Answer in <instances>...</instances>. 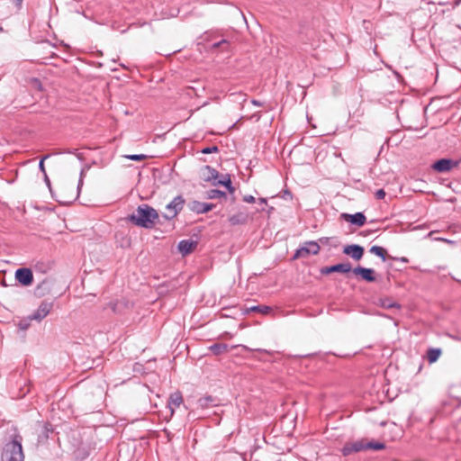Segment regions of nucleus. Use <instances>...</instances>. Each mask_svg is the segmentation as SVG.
<instances>
[{"instance_id":"20","label":"nucleus","mask_w":461,"mask_h":461,"mask_svg":"<svg viewBox=\"0 0 461 461\" xmlns=\"http://www.w3.org/2000/svg\"><path fill=\"white\" fill-rule=\"evenodd\" d=\"M209 349L215 356H220L228 351L229 346L225 343H214L209 347Z\"/></svg>"},{"instance_id":"42","label":"nucleus","mask_w":461,"mask_h":461,"mask_svg":"<svg viewBox=\"0 0 461 461\" xmlns=\"http://www.w3.org/2000/svg\"><path fill=\"white\" fill-rule=\"evenodd\" d=\"M42 285H44V282H42V284H41V285H39L37 286L36 291H38V290L41 288V286Z\"/></svg>"},{"instance_id":"27","label":"nucleus","mask_w":461,"mask_h":461,"mask_svg":"<svg viewBox=\"0 0 461 461\" xmlns=\"http://www.w3.org/2000/svg\"><path fill=\"white\" fill-rule=\"evenodd\" d=\"M126 158L133 161H141L147 158V156L144 154H132V155H126Z\"/></svg>"},{"instance_id":"22","label":"nucleus","mask_w":461,"mask_h":461,"mask_svg":"<svg viewBox=\"0 0 461 461\" xmlns=\"http://www.w3.org/2000/svg\"><path fill=\"white\" fill-rule=\"evenodd\" d=\"M442 350L440 348H432L427 352L428 361L432 364L435 363L440 357Z\"/></svg>"},{"instance_id":"11","label":"nucleus","mask_w":461,"mask_h":461,"mask_svg":"<svg viewBox=\"0 0 461 461\" xmlns=\"http://www.w3.org/2000/svg\"><path fill=\"white\" fill-rule=\"evenodd\" d=\"M366 443L362 440H357L354 442L347 443L343 446L341 449V453L343 456H349L352 453H357L362 450H366V447H365Z\"/></svg>"},{"instance_id":"13","label":"nucleus","mask_w":461,"mask_h":461,"mask_svg":"<svg viewBox=\"0 0 461 461\" xmlns=\"http://www.w3.org/2000/svg\"><path fill=\"white\" fill-rule=\"evenodd\" d=\"M341 217L345 221H348L349 223L358 226V227L363 226L366 221V218L365 214L361 212H357L353 214L342 213Z\"/></svg>"},{"instance_id":"5","label":"nucleus","mask_w":461,"mask_h":461,"mask_svg":"<svg viewBox=\"0 0 461 461\" xmlns=\"http://www.w3.org/2000/svg\"><path fill=\"white\" fill-rule=\"evenodd\" d=\"M459 162L451 158H440L436 160L432 165L431 168L438 173H447L453 168L458 166Z\"/></svg>"},{"instance_id":"30","label":"nucleus","mask_w":461,"mask_h":461,"mask_svg":"<svg viewBox=\"0 0 461 461\" xmlns=\"http://www.w3.org/2000/svg\"><path fill=\"white\" fill-rule=\"evenodd\" d=\"M49 157L50 155L44 156L39 162V169L43 173V176L47 174L44 167V160L47 159Z\"/></svg>"},{"instance_id":"40","label":"nucleus","mask_w":461,"mask_h":461,"mask_svg":"<svg viewBox=\"0 0 461 461\" xmlns=\"http://www.w3.org/2000/svg\"><path fill=\"white\" fill-rule=\"evenodd\" d=\"M456 340L461 341V336H451Z\"/></svg>"},{"instance_id":"41","label":"nucleus","mask_w":461,"mask_h":461,"mask_svg":"<svg viewBox=\"0 0 461 461\" xmlns=\"http://www.w3.org/2000/svg\"><path fill=\"white\" fill-rule=\"evenodd\" d=\"M285 195H291V193L286 190V191H285V195L284 196H285Z\"/></svg>"},{"instance_id":"28","label":"nucleus","mask_w":461,"mask_h":461,"mask_svg":"<svg viewBox=\"0 0 461 461\" xmlns=\"http://www.w3.org/2000/svg\"><path fill=\"white\" fill-rule=\"evenodd\" d=\"M201 152L203 154H211V153H217L219 152V148L218 146L216 145H212V146H209V147H205L203 148Z\"/></svg>"},{"instance_id":"29","label":"nucleus","mask_w":461,"mask_h":461,"mask_svg":"<svg viewBox=\"0 0 461 461\" xmlns=\"http://www.w3.org/2000/svg\"><path fill=\"white\" fill-rule=\"evenodd\" d=\"M30 318L28 320H22L18 323V327L22 330H26L30 327Z\"/></svg>"},{"instance_id":"37","label":"nucleus","mask_w":461,"mask_h":461,"mask_svg":"<svg viewBox=\"0 0 461 461\" xmlns=\"http://www.w3.org/2000/svg\"><path fill=\"white\" fill-rule=\"evenodd\" d=\"M44 181H45L47 186L49 187L50 191L51 192L50 180L48 177L47 174L44 175Z\"/></svg>"},{"instance_id":"26","label":"nucleus","mask_w":461,"mask_h":461,"mask_svg":"<svg viewBox=\"0 0 461 461\" xmlns=\"http://www.w3.org/2000/svg\"><path fill=\"white\" fill-rule=\"evenodd\" d=\"M381 306L385 309H392V308L400 309L401 308V305L398 303L393 302L390 298L382 299Z\"/></svg>"},{"instance_id":"7","label":"nucleus","mask_w":461,"mask_h":461,"mask_svg":"<svg viewBox=\"0 0 461 461\" xmlns=\"http://www.w3.org/2000/svg\"><path fill=\"white\" fill-rule=\"evenodd\" d=\"M15 279L23 286H29L33 282V274L30 268L21 267L15 271Z\"/></svg>"},{"instance_id":"9","label":"nucleus","mask_w":461,"mask_h":461,"mask_svg":"<svg viewBox=\"0 0 461 461\" xmlns=\"http://www.w3.org/2000/svg\"><path fill=\"white\" fill-rule=\"evenodd\" d=\"M343 253L356 261H359L364 255V247L358 244H350L343 248Z\"/></svg>"},{"instance_id":"34","label":"nucleus","mask_w":461,"mask_h":461,"mask_svg":"<svg viewBox=\"0 0 461 461\" xmlns=\"http://www.w3.org/2000/svg\"><path fill=\"white\" fill-rule=\"evenodd\" d=\"M392 260H395V261H401L402 263H408L409 262V259L405 257H401V258H397V257H392L390 256L389 257Z\"/></svg>"},{"instance_id":"36","label":"nucleus","mask_w":461,"mask_h":461,"mask_svg":"<svg viewBox=\"0 0 461 461\" xmlns=\"http://www.w3.org/2000/svg\"><path fill=\"white\" fill-rule=\"evenodd\" d=\"M251 104H252L253 105H255V106H258V107H261V106H263V103H262V102H260V101H258V100H257V99H252V100H251Z\"/></svg>"},{"instance_id":"25","label":"nucleus","mask_w":461,"mask_h":461,"mask_svg":"<svg viewBox=\"0 0 461 461\" xmlns=\"http://www.w3.org/2000/svg\"><path fill=\"white\" fill-rule=\"evenodd\" d=\"M365 447L366 449H372V450H383L385 448V444L383 442H377V441H369L366 443Z\"/></svg>"},{"instance_id":"10","label":"nucleus","mask_w":461,"mask_h":461,"mask_svg":"<svg viewBox=\"0 0 461 461\" xmlns=\"http://www.w3.org/2000/svg\"><path fill=\"white\" fill-rule=\"evenodd\" d=\"M353 273L359 276L366 282L372 283L375 281V271L373 268H367L357 266L352 269Z\"/></svg>"},{"instance_id":"23","label":"nucleus","mask_w":461,"mask_h":461,"mask_svg":"<svg viewBox=\"0 0 461 461\" xmlns=\"http://www.w3.org/2000/svg\"><path fill=\"white\" fill-rule=\"evenodd\" d=\"M370 253L379 257L383 261L386 260V250L380 246L374 245L369 249Z\"/></svg>"},{"instance_id":"8","label":"nucleus","mask_w":461,"mask_h":461,"mask_svg":"<svg viewBox=\"0 0 461 461\" xmlns=\"http://www.w3.org/2000/svg\"><path fill=\"white\" fill-rule=\"evenodd\" d=\"M352 270L351 264L349 262L346 263H339L332 266L324 267L321 269V273L322 275H329L331 273H341V274H347Z\"/></svg>"},{"instance_id":"17","label":"nucleus","mask_w":461,"mask_h":461,"mask_svg":"<svg viewBox=\"0 0 461 461\" xmlns=\"http://www.w3.org/2000/svg\"><path fill=\"white\" fill-rule=\"evenodd\" d=\"M202 171L203 175V178L206 182H215V180H217L219 177V172L211 166H204Z\"/></svg>"},{"instance_id":"3","label":"nucleus","mask_w":461,"mask_h":461,"mask_svg":"<svg viewBox=\"0 0 461 461\" xmlns=\"http://www.w3.org/2000/svg\"><path fill=\"white\" fill-rule=\"evenodd\" d=\"M185 203V200L183 195L179 194L176 196L169 203L166 205V210L167 212L163 213L162 216L166 220H172L176 218L184 208Z\"/></svg>"},{"instance_id":"12","label":"nucleus","mask_w":461,"mask_h":461,"mask_svg":"<svg viewBox=\"0 0 461 461\" xmlns=\"http://www.w3.org/2000/svg\"><path fill=\"white\" fill-rule=\"evenodd\" d=\"M189 209L197 213V214H203L210 212L215 207L214 203H203L199 201H192L189 203Z\"/></svg>"},{"instance_id":"6","label":"nucleus","mask_w":461,"mask_h":461,"mask_svg":"<svg viewBox=\"0 0 461 461\" xmlns=\"http://www.w3.org/2000/svg\"><path fill=\"white\" fill-rule=\"evenodd\" d=\"M52 307V302L42 301L38 309L34 311L33 313L30 316V320H34L37 321H42L50 312Z\"/></svg>"},{"instance_id":"18","label":"nucleus","mask_w":461,"mask_h":461,"mask_svg":"<svg viewBox=\"0 0 461 461\" xmlns=\"http://www.w3.org/2000/svg\"><path fill=\"white\" fill-rule=\"evenodd\" d=\"M212 185H222L231 194L235 190V188L232 186L230 176L229 174L223 175L221 179L215 180V182H212Z\"/></svg>"},{"instance_id":"21","label":"nucleus","mask_w":461,"mask_h":461,"mask_svg":"<svg viewBox=\"0 0 461 461\" xmlns=\"http://www.w3.org/2000/svg\"><path fill=\"white\" fill-rule=\"evenodd\" d=\"M248 216L243 212H240L234 215H231L229 218V221L231 225L244 224L247 222Z\"/></svg>"},{"instance_id":"31","label":"nucleus","mask_w":461,"mask_h":461,"mask_svg":"<svg viewBox=\"0 0 461 461\" xmlns=\"http://www.w3.org/2000/svg\"><path fill=\"white\" fill-rule=\"evenodd\" d=\"M385 197V192L384 189H379L375 193V198L378 200H382Z\"/></svg>"},{"instance_id":"43","label":"nucleus","mask_w":461,"mask_h":461,"mask_svg":"<svg viewBox=\"0 0 461 461\" xmlns=\"http://www.w3.org/2000/svg\"><path fill=\"white\" fill-rule=\"evenodd\" d=\"M257 350H258V351H264V352H266V353H269V352H268L267 350H266V349H260V348H258Z\"/></svg>"},{"instance_id":"24","label":"nucleus","mask_w":461,"mask_h":461,"mask_svg":"<svg viewBox=\"0 0 461 461\" xmlns=\"http://www.w3.org/2000/svg\"><path fill=\"white\" fill-rule=\"evenodd\" d=\"M206 198L208 199H218V198H227V194L224 191H221L218 189H211L206 193Z\"/></svg>"},{"instance_id":"4","label":"nucleus","mask_w":461,"mask_h":461,"mask_svg":"<svg viewBox=\"0 0 461 461\" xmlns=\"http://www.w3.org/2000/svg\"><path fill=\"white\" fill-rule=\"evenodd\" d=\"M321 247L316 241H307L304 245L299 248L293 258H307L309 255H317L320 252Z\"/></svg>"},{"instance_id":"16","label":"nucleus","mask_w":461,"mask_h":461,"mask_svg":"<svg viewBox=\"0 0 461 461\" xmlns=\"http://www.w3.org/2000/svg\"><path fill=\"white\" fill-rule=\"evenodd\" d=\"M197 245L196 241L190 240H182L178 243V250L182 255H187L189 254Z\"/></svg>"},{"instance_id":"33","label":"nucleus","mask_w":461,"mask_h":461,"mask_svg":"<svg viewBox=\"0 0 461 461\" xmlns=\"http://www.w3.org/2000/svg\"><path fill=\"white\" fill-rule=\"evenodd\" d=\"M243 201L249 203H252L256 201L255 197L251 194H246L243 196Z\"/></svg>"},{"instance_id":"15","label":"nucleus","mask_w":461,"mask_h":461,"mask_svg":"<svg viewBox=\"0 0 461 461\" xmlns=\"http://www.w3.org/2000/svg\"><path fill=\"white\" fill-rule=\"evenodd\" d=\"M218 404L219 399L212 395L201 397L196 402L197 408L202 410L210 409L212 407L217 406Z\"/></svg>"},{"instance_id":"32","label":"nucleus","mask_w":461,"mask_h":461,"mask_svg":"<svg viewBox=\"0 0 461 461\" xmlns=\"http://www.w3.org/2000/svg\"><path fill=\"white\" fill-rule=\"evenodd\" d=\"M84 174H85V170L82 169L81 172H80V178H79V181H78V185H77V194H79V191H80V188L83 185V177H84Z\"/></svg>"},{"instance_id":"14","label":"nucleus","mask_w":461,"mask_h":461,"mask_svg":"<svg viewBox=\"0 0 461 461\" xmlns=\"http://www.w3.org/2000/svg\"><path fill=\"white\" fill-rule=\"evenodd\" d=\"M183 403V396L179 391L172 393L167 400V407L170 409V416L172 417L176 408Z\"/></svg>"},{"instance_id":"19","label":"nucleus","mask_w":461,"mask_h":461,"mask_svg":"<svg viewBox=\"0 0 461 461\" xmlns=\"http://www.w3.org/2000/svg\"><path fill=\"white\" fill-rule=\"evenodd\" d=\"M251 312H259L263 315H267L271 312V307L267 305H254L249 308H246L243 313L248 314Z\"/></svg>"},{"instance_id":"2","label":"nucleus","mask_w":461,"mask_h":461,"mask_svg":"<svg viewBox=\"0 0 461 461\" xmlns=\"http://www.w3.org/2000/svg\"><path fill=\"white\" fill-rule=\"evenodd\" d=\"M22 437L14 435L13 439L5 443L1 453V461H24Z\"/></svg>"},{"instance_id":"39","label":"nucleus","mask_w":461,"mask_h":461,"mask_svg":"<svg viewBox=\"0 0 461 461\" xmlns=\"http://www.w3.org/2000/svg\"><path fill=\"white\" fill-rule=\"evenodd\" d=\"M258 203H259L260 204H267V200L266 198H259V199H258Z\"/></svg>"},{"instance_id":"35","label":"nucleus","mask_w":461,"mask_h":461,"mask_svg":"<svg viewBox=\"0 0 461 461\" xmlns=\"http://www.w3.org/2000/svg\"><path fill=\"white\" fill-rule=\"evenodd\" d=\"M222 45H229V42L226 40H221L218 42L212 44V48H219Z\"/></svg>"},{"instance_id":"1","label":"nucleus","mask_w":461,"mask_h":461,"mask_svg":"<svg viewBox=\"0 0 461 461\" xmlns=\"http://www.w3.org/2000/svg\"><path fill=\"white\" fill-rule=\"evenodd\" d=\"M158 217L157 210L149 204L143 203L137 207L135 212L131 214L128 220L138 227L151 229L154 227L156 221L158 220Z\"/></svg>"},{"instance_id":"38","label":"nucleus","mask_w":461,"mask_h":461,"mask_svg":"<svg viewBox=\"0 0 461 461\" xmlns=\"http://www.w3.org/2000/svg\"><path fill=\"white\" fill-rule=\"evenodd\" d=\"M23 1V0H13L14 4L18 8H20V7L22 6Z\"/></svg>"}]
</instances>
